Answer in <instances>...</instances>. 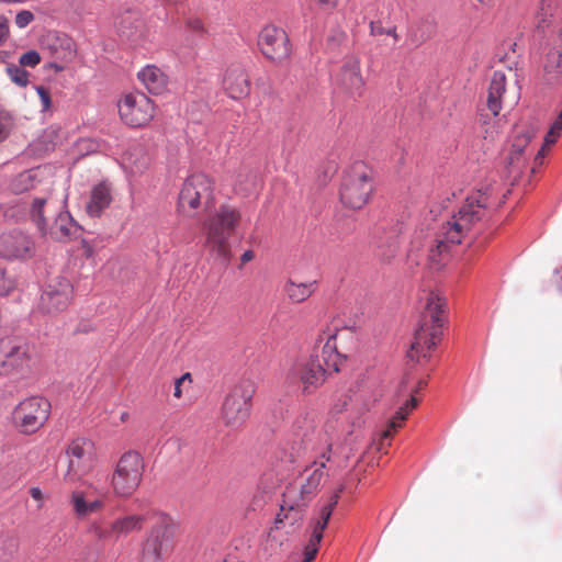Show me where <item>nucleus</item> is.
I'll list each match as a JSON object with an SVG mask.
<instances>
[{"mask_svg": "<svg viewBox=\"0 0 562 562\" xmlns=\"http://www.w3.org/2000/svg\"><path fill=\"white\" fill-rule=\"evenodd\" d=\"M92 443L85 438L72 440L67 449L68 469L64 474V481L76 483L91 469Z\"/></svg>", "mask_w": 562, "mask_h": 562, "instance_id": "4468645a", "label": "nucleus"}, {"mask_svg": "<svg viewBox=\"0 0 562 562\" xmlns=\"http://www.w3.org/2000/svg\"><path fill=\"white\" fill-rule=\"evenodd\" d=\"M562 131V109L558 119L553 122L547 135L544 136V146L554 144Z\"/></svg>", "mask_w": 562, "mask_h": 562, "instance_id": "ea45409f", "label": "nucleus"}, {"mask_svg": "<svg viewBox=\"0 0 562 562\" xmlns=\"http://www.w3.org/2000/svg\"><path fill=\"white\" fill-rule=\"evenodd\" d=\"M34 20V14L29 10H22L15 15V24L20 29L26 27Z\"/></svg>", "mask_w": 562, "mask_h": 562, "instance_id": "a18cd8bd", "label": "nucleus"}, {"mask_svg": "<svg viewBox=\"0 0 562 562\" xmlns=\"http://www.w3.org/2000/svg\"><path fill=\"white\" fill-rule=\"evenodd\" d=\"M369 26H370V35H372V36H379V35L385 34V35L392 36L394 43H396L398 41V35L396 33L395 26L385 29L381 25L380 22H374V21H371Z\"/></svg>", "mask_w": 562, "mask_h": 562, "instance_id": "a19ab883", "label": "nucleus"}, {"mask_svg": "<svg viewBox=\"0 0 562 562\" xmlns=\"http://www.w3.org/2000/svg\"><path fill=\"white\" fill-rule=\"evenodd\" d=\"M186 25V32L190 34L191 42L194 43L195 41L203 38L206 34V30L204 27V24L202 20L195 15H189L186 18L184 21Z\"/></svg>", "mask_w": 562, "mask_h": 562, "instance_id": "f704fd0d", "label": "nucleus"}, {"mask_svg": "<svg viewBox=\"0 0 562 562\" xmlns=\"http://www.w3.org/2000/svg\"><path fill=\"white\" fill-rule=\"evenodd\" d=\"M91 531L93 532L94 537L98 538L99 540H106L114 533L112 531V527L110 529H105L99 525H93L91 527Z\"/></svg>", "mask_w": 562, "mask_h": 562, "instance_id": "09e8293b", "label": "nucleus"}, {"mask_svg": "<svg viewBox=\"0 0 562 562\" xmlns=\"http://www.w3.org/2000/svg\"><path fill=\"white\" fill-rule=\"evenodd\" d=\"M72 286L65 278H57L46 285L42 295L40 306L46 313L64 311L70 301Z\"/></svg>", "mask_w": 562, "mask_h": 562, "instance_id": "6ab92c4d", "label": "nucleus"}, {"mask_svg": "<svg viewBox=\"0 0 562 562\" xmlns=\"http://www.w3.org/2000/svg\"><path fill=\"white\" fill-rule=\"evenodd\" d=\"M490 188L480 189L475 194L467 198L465 203L460 207L451 220L442 225L436 238V245L428 250V261L432 269H440L450 245H459L472 227L485 216L488 202Z\"/></svg>", "mask_w": 562, "mask_h": 562, "instance_id": "f257e3e1", "label": "nucleus"}, {"mask_svg": "<svg viewBox=\"0 0 562 562\" xmlns=\"http://www.w3.org/2000/svg\"><path fill=\"white\" fill-rule=\"evenodd\" d=\"M144 518L140 515H130L115 519L112 522V531L116 537L127 535L142 528Z\"/></svg>", "mask_w": 562, "mask_h": 562, "instance_id": "2f4dec72", "label": "nucleus"}, {"mask_svg": "<svg viewBox=\"0 0 562 562\" xmlns=\"http://www.w3.org/2000/svg\"><path fill=\"white\" fill-rule=\"evenodd\" d=\"M14 281L5 276V272L0 268V295H7L14 289Z\"/></svg>", "mask_w": 562, "mask_h": 562, "instance_id": "de8ad7c7", "label": "nucleus"}, {"mask_svg": "<svg viewBox=\"0 0 562 562\" xmlns=\"http://www.w3.org/2000/svg\"><path fill=\"white\" fill-rule=\"evenodd\" d=\"M445 305L443 299L434 293L428 295L425 312L422 314L407 353L412 360L427 358L428 351L440 341L445 324Z\"/></svg>", "mask_w": 562, "mask_h": 562, "instance_id": "f03ea898", "label": "nucleus"}, {"mask_svg": "<svg viewBox=\"0 0 562 562\" xmlns=\"http://www.w3.org/2000/svg\"><path fill=\"white\" fill-rule=\"evenodd\" d=\"M562 45L549 50L543 66L546 79L549 83L554 82L561 74Z\"/></svg>", "mask_w": 562, "mask_h": 562, "instance_id": "7c9ffc66", "label": "nucleus"}, {"mask_svg": "<svg viewBox=\"0 0 562 562\" xmlns=\"http://www.w3.org/2000/svg\"><path fill=\"white\" fill-rule=\"evenodd\" d=\"M180 385L181 384H178V381L176 380V382H175V392H173L175 397H180L181 396Z\"/></svg>", "mask_w": 562, "mask_h": 562, "instance_id": "6e6d98bb", "label": "nucleus"}, {"mask_svg": "<svg viewBox=\"0 0 562 562\" xmlns=\"http://www.w3.org/2000/svg\"><path fill=\"white\" fill-rule=\"evenodd\" d=\"M295 492V488L291 487L284 493V503L274 520L276 529H286V532L290 533L301 526L307 502L296 499Z\"/></svg>", "mask_w": 562, "mask_h": 562, "instance_id": "dca6fc26", "label": "nucleus"}, {"mask_svg": "<svg viewBox=\"0 0 562 562\" xmlns=\"http://www.w3.org/2000/svg\"><path fill=\"white\" fill-rule=\"evenodd\" d=\"M41 61V55L34 50H27L20 56L19 63L23 67H35Z\"/></svg>", "mask_w": 562, "mask_h": 562, "instance_id": "79ce46f5", "label": "nucleus"}, {"mask_svg": "<svg viewBox=\"0 0 562 562\" xmlns=\"http://www.w3.org/2000/svg\"><path fill=\"white\" fill-rule=\"evenodd\" d=\"M94 492H95V494H97V495H99V496H106V495H108V490H105V488H97V487H95V488H94Z\"/></svg>", "mask_w": 562, "mask_h": 562, "instance_id": "4d7b16f0", "label": "nucleus"}, {"mask_svg": "<svg viewBox=\"0 0 562 562\" xmlns=\"http://www.w3.org/2000/svg\"><path fill=\"white\" fill-rule=\"evenodd\" d=\"M326 373H331L329 369L322 364L319 355H312L308 360L297 361L288 373V380L291 383L300 381L304 385V391L310 387H318L325 381Z\"/></svg>", "mask_w": 562, "mask_h": 562, "instance_id": "2eb2a0df", "label": "nucleus"}, {"mask_svg": "<svg viewBox=\"0 0 562 562\" xmlns=\"http://www.w3.org/2000/svg\"><path fill=\"white\" fill-rule=\"evenodd\" d=\"M255 393L256 384L249 379L241 380L232 389L222 406V419L225 426L235 429L247 420Z\"/></svg>", "mask_w": 562, "mask_h": 562, "instance_id": "423d86ee", "label": "nucleus"}, {"mask_svg": "<svg viewBox=\"0 0 562 562\" xmlns=\"http://www.w3.org/2000/svg\"><path fill=\"white\" fill-rule=\"evenodd\" d=\"M104 503L102 499L97 498L92 502H88V515L100 510L103 507Z\"/></svg>", "mask_w": 562, "mask_h": 562, "instance_id": "3c124183", "label": "nucleus"}, {"mask_svg": "<svg viewBox=\"0 0 562 562\" xmlns=\"http://www.w3.org/2000/svg\"><path fill=\"white\" fill-rule=\"evenodd\" d=\"M336 81L350 97L356 98L362 94L364 80L360 74V61L357 57L350 56L344 60Z\"/></svg>", "mask_w": 562, "mask_h": 562, "instance_id": "4be33fe9", "label": "nucleus"}, {"mask_svg": "<svg viewBox=\"0 0 562 562\" xmlns=\"http://www.w3.org/2000/svg\"><path fill=\"white\" fill-rule=\"evenodd\" d=\"M7 72L10 79L20 87H25L29 83V72L20 66H9Z\"/></svg>", "mask_w": 562, "mask_h": 562, "instance_id": "4c0bfd02", "label": "nucleus"}, {"mask_svg": "<svg viewBox=\"0 0 562 562\" xmlns=\"http://www.w3.org/2000/svg\"><path fill=\"white\" fill-rule=\"evenodd\" d=\"M137 77L149 93L160 94L166 90L167 76L154 65L144 67L138 71Z\"/></svg>", "mask_w": 562, "mask_h": 562, "instance_id": "c85d7f7f", "label": "nucleus"}, {"mask_svg": "<svg viewBox=\"0 0 562 562\" xmlns=\"http://www.w3.org/2000/svg\"><path fill=\"white\" fill-rule=\"evenodd\" d=\"M240 222V213L231 205H222L204 222L205 245L210 252L222 262L231 259L229 237Z\"/></svg>", "mask_w": 562, "mask_h": 562, "instance_id": "7ed1b4c3", "label": "nucleus"}, {"mask_svg": "<svg viewBox=\"0 0 562 562\" xmlns=\"http://www.w3.org/2000/svg\"><path fill=\"white\" fill-rule=\"evenodd\" d=\"M32 178H33V175L31 171L21 173L14 183V190L16 192H20V191L30 189L32 187V184H27V183L31 182Z\"/></svg>", "mask_w": 562, "mask_h": 562, "instance_id": "37998d69", "label": "nucleus"}, {"mask_svg": "<svg viewBox=\"0 0 562 562\" xmlns=\"http://www.w3.org/2000/svg\"><path fill=\"white\" fill-rule=\"evenodd\" d=\"M373 191L371 171L362 161L355 162L346 172L339 191L341 203L352 210L361 209Z\"/></svg>", "mask_w": 562, "mask_h": 562, "instance_id": "20e7f679", "label": "nucleus"}, {"mask_svg": "<svg viewBox=\"0 0 562 562\" xmlns=\"http://www.w3.org/2000/svg\"><path fill=\"white\" fill-rule=\"evenodd\" d=\"M213 200V181L204 173L188 177L180 190L178 205L186 211L195 210L201 204L209 205Z\"/></svg>", "mask_w": 562, "mask_h": 562, "instance_id": "9b49d317", "label": "nucleus"}, {"mask_svg": "<svg viewBox=\"0 0 562 562\" xmlns=\"http://www.w3.org/2000/svg\"><path fill=\"white\" fill-rule=\"evenodd\" d=\"M113 200L111 184L106 181L93 186L90 191L89 201L86 204V212L90 217H100L111 205Z\"/></svg>", "mask_w": 562, "mask_h": 562, "instance_id": "b1692460", "label": "nucleus"}, {"mask_svg": "<svg viewBox=\"0 0 562 562\" xmlns=\"http://www.w3.org/2000/svg\"><path fill=\"white\" fill-rule=\"evenodd\" d=\"M35 90L41 100L42 111H48L52 106L49 91L46 88H44L43 86H36Z\"/></svg>", "mask_w": 562, "mask_h": 562, "instance_id": "49530a36", "label": "nucleus"}, {"mask_svg": "<svg viewBox=\"0 0 562 562\" xmlns=\"http://www.w3.org/2000/svg\"><path fill=\"white\" fill-rule=\"evenodd\" d=\"M331 446L321 453L317 460L306 467L300 477L299 498L308 502L317 492L325 475L326 462L330 460Z\"/></svg>", "mask_w": 562, "mask_h": 562, "instance_id": "f3484780", "label": "nucleus"}, {"mask_svg": "<svg viewBox=\"0 0 562 562\" xmlns=\"http://www.w3.org/2000/svg\"><path fill=\"white\" fill-rule=\"evenodd\" d=\"M35 254L33 239L20 232L13 231L0 237V256L7 259H29Z\"/></svg>", "mask_w": 562, "mask_h": 562, "instance_id": "aec40b11", "label": "nucleus"}, {"mask_svg": "<svg viewBox=\"0 0 562 562\" xmlns=\"http://www.w3.org/2000/svg\"><path fill=\"white\" fill-rule=\"evenodd\" d=\"M70 503L77 517L82 518L88 516V501L81 491H74L71 493Z\"/></svg>", "mask_w": 562, "mask_h": 562, "instance_id": "e433bc0d", "label": "nucleus"}, {"mask_svg": "<svg viewBox=\"0 0 562 562\" xmlns=\"http://www.w3.org/2000/svg\"><path fill=\"white\" fill-rule=\"evenodd\" d=\"M258 46L261 53L274 63H282L291 54L288 34L281 27L269 24L259 33Z\"/></svg>", "mask_w": 562, "mask_h": 562, "instance_id": "ddd939ff", "label": "nucleus"}, {"mask_svg": "<svg viewBox=\"0 0 562 562\" xmlns=\"http://www.w3.org/2000/svg\"><path fill=\"white\" fill-rule=\"evenodd\" d=\"M23 0H0L1 3H19V2H22Z\"/></svg>", "mask_w": 562, "mask_h": 562, "instance_id": "bf43d9fd", "label": "nucleus"}, {"mask_svg": "<svg viewBox=\"0 0 562 562\" xmlns=\"http://www.w3.org/2000/svg\"><path fill=\"white\" fill-rule=\"evenodd\" d=\"M324 9H334L338 4V0H315Z\"/></svg>", "mask_w": 562, "mask_h": 562, "instance_id": "864d4df0", "label": "nucleus"}, {"mask_svg": "<svg viewBox=\"0 0 562 562\" xmlns=\"http://www.w3.org/2000/svg\"><path fill=\"white\" fill-rule=\"evenodd\" d=\"M544 155V146L538 151L537 158Z\"/></svg>", "mask_w": 562, "mask_h": 562, "instance_id": "052dcab7", "label": "nucleus"}, {"mask_svg": "<svg viewBox=\"0 0 562 562\" xmlns=\"http://www.w3.org/2000/svg\"><path fill=\"white\" fill-rule=\"evenodd\" d=\"M538 126L535 123L518 124L513 131L510 150L506 158L505 168L508 176L519 173L527 160L525 149L536 136Z\"/></svg>", "mask_w": 562, "mask_h": 562, "instance_id": "f8f14e48", "label": "nucleus"}, {"mask_svg": "<svg viewBox=\"0 0 562 562\" xmlns=\"http://www.w3.org/2000/svg\"><path fill=\"white\" fill-rule=\"evenodd\" d=\"M223 87L232 99H241L249 93V79L240 65H233L225 71Z\"/></svg>", "mask_w": 562, "mask_h": 562, "instance_id": "5701e85b", "label": "nucleus"}, {"mask_svg": "<svg viewBox=\"0 0 562 562\" xmlns=\"http://www.w3.org/2000/svg\"><path fill=\"white\" fill-rule=\"evenodd\" d=\"M186 380H190V373H186L181 378L177 379L178 384H182Z\"/></svg>", "mask_w": 562, "mask_h": 562, "instance_id": "13d9d810", "label": "nucleus"}, {"mask_svg": "<svg viewBox=\"0 0 562 562\" xmlns=\"http://www.w3.org/2000/svg\"><path fill=\"white\" fill-rule=\"evenodd\" d=\"M13 126V116L8 111L0 110V143L8 138Z\"/></svg>", "mask_w": 562, "mask_h": 562, "instance_id": "58836bf2", "label": "nucleus"}, {"mask_svg": "<svg viewBox=\"0 0 562 562\" xmlns=\"http://www.w3.org/2000/svg\"><path fill=\"white\" fill-rule=\"evenodd\" d=\"M175 526L172 519L159 514L142 549V562H161L172 549Z\"/></svg>", "mask_w": 562, "mask_h": 562, "instance_id": "0eeeda50", "label": "nucleus"}, {"mask_svg": "<svg viewBox=\"0 0 562 562\" xmlns=\"http://www.w3.org/2000/svg\"><path fill=\"white\" fill-rule=\"evenodd\" d=\"M417 405V400L412 396L404 406L400 407V409L395 413L393 418L390 420L387 428L382 434V439H389L393 432H395L406 419L408 412L412 411Z\"/></svg>", "mask_w": 562, "mask_h": 562, "instance_id": "473e14b6", "label": "nucleus"}, {"mask_svg": "<svg viewBox=\"0 0 562 562\" xmlns=\"http://www.w3.org/2000/svg\"><path fill=\"white\" fill-rule=\"evenodd\" d=\"M18 550V541L13 536L0 535V561L10 560Z\"/></svg>", "mask_w": 562, "mask_h": 562, "instance_id": "c9c22d12", "label": "nucleus"}, {"mask_svg": "<svg viewBox=\"0 0 562 562\" xmlns=\"http://www.w3.org/2000/svg\"><path fill=\"white\" fill-rule=\"evenodd\" d=\"M35 359L34 347L21 339H0V375L24 373Z\"/></svg>", "mask_w": 562, "mask_h": 562, "instance_id": "6e6552de", "label": "nucleus"}, {"mask_svg": "<svg viewBox=\"0 0 562 562\" xmlns=\"http://www.w3.org/2000/svg\"><path fill=\"white\" fill-rule=\"evenodd\" d=\"M81 226L72 218L68 211L60 212L53 225L47 226V235L56 240H69L80 235Z\"/></svg>", "mask_w": 562, "mask_h": 562, "instance_id": "393cba45", "label": "nucleus"}, {"mask_svg": "<svg viewBox=\"0 0 562 562\" xmlns=\"http://www.w3.org/2000/svg\"><path fill=\"white\" fill-rule=\"evenodd\" d=\"M342 490L344 487L341 486L337 491H335V493L330 496L328 504L324 505L321 508L318 518L313 524L310 540L304 548L303 562H312L315 559L318 552V546L323 539V531L326 529L328 525V521L331 517L334 508L336 507L339 501Z\"/></svg>", "mask_w": 562, "mask_h": 562, "instance_id": "a211bd4d", "label": "nucleus"}, {"mask_svg": "<svg viewBox=\"0 0 562 562\" xmlns=\"http://www.w3.org/2000/svg\"><path fill=\"white\" fill-rule=\"evenodd\" d=\"M316 289V281L295 283L289 280L284 285L286 296L293 303H301L308 299Z\"/></svg>", "mask_w": 562, "mask_h": 562, "instance_id": "c756f323", "label": "nucleus"}, {"mask_svg": "<svg viewBox=\"0 0 562 562\" xmlns=\"http://www.w3.org/2000/svg\"><path fill=\"white\" fill-rule=\"evenodd\" d=\"M127 19H122L121 22H120V33L122 36H125L126 38L128 40H133L135 41L136 40V32H137V29L140 26V22L137 21V25L134 26V29H130V26H127Z\"/></svg>", "mask_w": 562, "mask_h": 562, "instance_id": "c03bdc74", "label": "nucleus"}, {"mask_svg": "<svg viewBox=\"0 0 562 562\" xmlns=\"http://www.w3.org/2000/svg\"><path fill=\"white\" fill-rule=\"evenodd\" d=\"M144 468V460L139 452L123 453L111 476L113 493L120 497L131 496L142 482Z\"/></svg>", "mask_w": 562, "mask_h": 562, "instance_id": "39448f33", "label": "nucleus"}, {"mask_svg": "<svg viewBox=\"0 0 562 562\" xmlns=\"http://www.w3.org/2000/svg\"><path fill=\"white\" fill-rule=\"evenodd\" d=\"M337 327L327 328L321 333L316 339L313 355H319L322 364L329 369L331 372H338L341 362V356L337 351L336 337Z\"/></svg>", "mask_w": 562, "mask_h": 562, "instance_id": "412c9836", "label": "nucleus"}, {"mask_svg": "<svg viewBox=\"0 0 562 562\" xmlns=\"http://www.w3.org/2000/svg\"><path fill=\"white\" fill-rule=\"evenodd\" d=\"M47 48L50 50L52 57L55 59L50 65L57 70H61L60 63H67L75 57V47L71 38L66 35H56L48 38Z\"/></svg>", "mask_w": 562, "mask_h": 562, "instance_id": "a878e982", "label": "nucleus"}, {"mask_svg": "<svg viewBox=\"0 0 562 562\" xmlns=\"http://www.w3.org/2000/svg\"><path fill=\"white\" fill-rule=\"evenodd\" d=\"M9 36V20L4 15H0V45L3 44Z\"/></svg>", "mask_w": 562, "mask_h": 562, "instance_id": "8fccbe9b", "label": "nucleus"}, {"mask_svg": "<svg viewBox=\"0 0 562 562\" xmlns=\"http://www.w3.org/2000/svg\"><path fill=\"white\" fill-rule=\"evenodd\" d=\"M30 494L35 501L40 502V504H38V508H40L42 506V501H43V493H42L41 488L32 487L30 490Z\"/></svg>", "mask_w": 562, "mask_h": 562, "instance_id": "603ef678", "label": "nucleus"}, {"mask_svg": "<svg viewBox=\"0 0 562 562\" xmlns=\"http://www.w3.org/2000/svg\"><path fill=\"white\" fill-rule=\"evenodd\" d=\"M401 226L400 224L393 225L390 229L381 228L375 237V244L380 249L379 256L389 261L392 259L400 246V235H401Z\"/></svg>", "mask_w": 562, "mask_h": 562, "instance_id": "bb28decb", "label": "nucleus"}, {"mask_svg": "<svg viewBox=\"0 0 562 562\" xmlns=\"http://www.w3.org/2000/svg\"><path fill=\"white\" fill-rule=\"evenodd\" d=\"M50 403L41 396H31L21 401L12 413L14 425L23 434H34L48 419Z\"/></svg>", "mask_w": 562, "mask_h": 562, "instance_id": "1a4fd4ad", "label": "nucleus"}, {"mask_svg": "<svg viewBox=\"0 0 562 562\" xmlns=\"http://www.w3.org/2000/svg\"><path fill=\"white\" fill-rule=\"evenodd\" d=\"M254 257H255L254 251H252V250H250V249H248V250H246V251L241 255V257H240V261H241V263L244 265V263H247V262H249L250 260H252V259H254Z\"/></svg>", "mask_w": 562, "mask_h": 562, "instance_id": "5fc2aeb1", "label": "nucleus"}, {"mask_svg": "<svg viewBox=\"0 0 562 562\" xmlns=\"http://www.w3.org/2000/svg\"><path fill=\"white\" fill-rule=\"evenodd\" d=\"M45 198H36L33 200L31 206V217L35 223L37 229L43 234L47 235V221L43 215L44 206L46 204Z\"/></svg>", "mask_w": 562, "mask_h": 562, "instance_id": "72a5a7b5", "label": "nucleus"}, {"mask_svg": "<svg viewBox=\"0 0 562 562\" xmlns=\"http://www.w3.org/2000/svg\"><path fill=\"white\" fill-rule=\"evenodd\" d=\"M506 90V76L503 71L496 70L491 78L486 105L491 113L496 116L502 110V95Z\"/></svg>", "mask_w": 562, "mask_h": 562, "instance_id": "cd10ccee", "label": "nucleus"}, {"mask_svg": "<svg viewBox=\"0 0 562 562\" xmlns=\"http://www.w3.org/2000/svg\"><path fill=\"white\" fill-rule=\"evenodd\" d=\"M117 108L121 120L131 127L145 126L155 115L153 101L142 92L125 94Z\"/></svg>", "mask_w": 562, "mask_h": 562, "instance_id": "9d476101", "label": "nucleus"}]
</instances>
